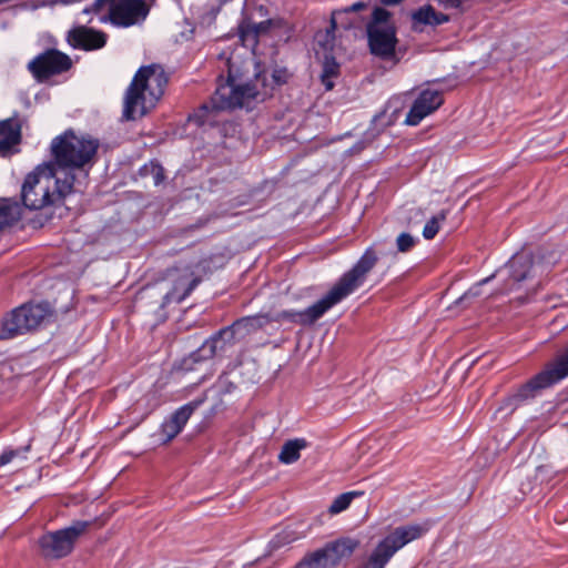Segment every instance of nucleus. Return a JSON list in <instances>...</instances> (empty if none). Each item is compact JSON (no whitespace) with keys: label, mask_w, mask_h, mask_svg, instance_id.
Here are the masks:
<instances>
[{"label":"nucleus","mask_w":568,"mask_h":568,"mask_svg":"<svg viewBox=\"0 0 568 568\" xmlns=\"http://www.w3.org/2000/svg\"><path fill=\"white\" fill-rule=\"evenodd\" d=\"M20 449L6 448L0 454V467L10 464L16 457L20 455Z\"/></svg>","instance_id":"36"},{"label":"nucleus","mask_w":568,"mask_h":568,"mask_svg":"<svg viewBox=\"0 0 568 568\" xmlns=\"http://www.w3.org/2000/svg\"><path fill=\"white\" fill-rule=\"evenodd\" d=\"M108 41V34L85 26L72 28L67 33V42L78 50L94 51L102 49Z\"/></svg>","instance_id":"18"},{"label":"nucleus","mask_w":568,"mask_h":568,"mask_svg":"<svg viewBox=\"0 0 568 568\" xmlns=\"http://www.w3.org/2000/svg\"><path fill=\"white\" fill-rule=\"evenodd\" d=\"M403 0H382V2L386 6H394V4H397L399 2H402Z\"/></svg>","instance_id":"40"},{"label":"nucleus","mask_w":568,"mask_h":568,"mask_svg":"<svg viewBox=\"0 0 568 568\" xmlns=\"http://www.w3.org/2000/svg\"><path fill=\"white\" fill-rule=\"evenodd\" d=\"M90 521L74 520L68 527L55 531H48L38 539L41 557L48 560H57L69 556L77 540L87 531Z\"/></svg>","instance_id":"10"},{"label":"nucleus","mask_w":568,"mask_h":568,"mask_svg":"<svg viewBox=\"0 0 568 568\" xmlns=\"http://www.w3.org/2000/svg\"><path fill=\"white\" fill-rule=\"evenodd\" d=\"M367 7H368L367 2H365V1H357V2H355L353 4H351V6H347V7L334 10L332 12V16H331L329 28L326 30V37L329 40L334 39V32H335V30L337 28V19L341 16L348 14V13H352V12H357V11L366 9Z\"/></svg>","instance_id":"25"},{"label":"nucleus","mask_w":568,"mask_h":568,"mask_svg":"<svg viewBox=\"0 0 568 568\" xmlns=\"http://www.w3.org/2000/svg\"><path fill=\"white\" fill-rule=\"evenodd\" d=\"M361 495H363L362 491H347L338 495L328 507V511L333 515L344 511L349 507L352 500Z\"/></svg>","instance_id":"27"},{"label":"nucleus","mask_w":568,"mask_h":568,"mask_svg":"<svg viewBox=\"0 0 568 568\" xmlns=\"http://www.w3.org/2000/svg\"><path fill=\"white\" fill-rule=\"evenodd\" d=\"M359 546L361 540L358 538L343 536L327 542L323 549L327 555L332 568H337L343 560L351 558Z\"/></svg>","instance_id":"19"},{"label":"nucleus","mask_w":568,"mask_h":568,"mask_svg":"<svg viewBox=\"0 0 568 568\" xmlns=\"http://www.w3.org/2000/svg\"><path fill=\"white\" fill-rule=\"evenodd\" d=\"M307 442L304 438H294L284 443L278 454V460L284 465H291L301 457V450L306 448Z\"/></svg>","instance_id":"22"},{"label":"nucleus","mask_w":568,"mask_h":568,"mask_svg":"<svg viewBox=\"0 0 568 568\" xmlns=\"http://www.w3.org/2000/svg\"><path fill=\"white\" fill-rule=\"evenodd\" d=\"M75 175L65 172L63 178L53 170V164L41 163L28 173L21 186V201L26 209L38 211L49 206H61L73 192Z\"/></svg>","instance_id":"2"},{"label":"nucleus","mask_w":568,"mask_h":568,"mask_svg":"<svg viewBox=\"0 0 568 568\" xmlns=\"http://www.w3.org/2000/svg\"><path fill=\"white\" fill-rule=\"evenodd\" d=\"M378 262V254L373 245L368 246L351 270L345 272L334 286L327 292L331 298L338 304L361 287L367 274Z\"/></svg>","instance_id":"11"},{"label":"nucleus","mask_w":568,"mask_h":568,"mask_svg":"<svg viewBox=\"0 0 568 568\" xmlns=\"http://www.w3.org/2000/svg\"><path fill=\"white\" fill-rule=\"evenodd\" d=\"M71 67V58L57 49L45 50L28 64L29 71L38 81H45L53 75L67 72Z\"/></svg>","instance_id":"14"},{"label":"nucleus","mask_w":568,"mask_h":568,"mask_svg":"<svg viewBox=\"0 0 568 568\" xmlns=\"http://www.w3.org/2000/svg\"><path fill=\"white\" fill-rule=\"evenodd\" d=\"M335 302L326 293L322 298L302 311L284 310L271 315L272 322H290L302 326H311L318 321L327 311L335 306Z\"/></svg>","instance_id":"16"},{"label":"nucleus","mask_w":568,"mask_h":568,"mask_svg":"<svg viewBox=\"0 0 568 568\" xmlns=\"http://www.w3.org/2000/svg\"><path fill=\"white\" fill-rule=\"evenodd\" d=\"M111 2L112 0H94L91 6L85 7L82 10V14H97L100 18L101 16H103L102 11L104 9H106L108 12H110Z\"/></svg>","instance_id":"33"},{"label":"nucleus","mask_w":568,"mask_h":568,"mask_svg":"<svg viewBox=\"0 0 568 568\" xmlns=\"http://www.w3.org/2000/svg\"><path fill=\"white\" fill-rule=\"evenodd\" d=\"M295 568H332L324 549H317L305 556Z\"/></svg>","instance_id":"26"},{"label":"nucleus","mask_w":568,"mask_h":568,"mask_svg":"<svg viewBox=\"0 0 568 568\" xmlns=\"http://www.w3.org/2000/svg\"><path fill=\"white\" fill-rule=\"evenodd\" d=\"M140 172H141V175H144V176L152 175L154 185H160L165 179L164 169L156 161H151L149 164L143 165L141 168Z\"/></svg>","instance_id":"29"},{"label":"nucleus","mask_w":568,"mask_h":568,"mask_svg":"<svg viewBox=\"0 0 568 568\" xmlns=\"http://www.w3.org/2000/svg\"><path fill=\"white\" fill-rule=\"evenodd\" d=\"M352 27V22H348L346 26H344L345 29H348Z\"/></svg>","instance_id":"41"},{"label":"nucleus","mask_w":568,"mask_h":568,"mask_svg":"<svg viewBox=\"0 0 568 568\" xmlns=\"http://www.w3.org/2000/svg\"><path fill=\"white\" fill-rule=\"evenodd\" d=\"M444 102L443 94L438 90L425 89L417 95L408 111L405 124L418 125L424 118L436 111Z\"/></svg>","instance_id":"17"},{"label":"nucleus","mask_w":568,"mask_h":568,"mask_svg":"<svg viewBox=\"0 0 568 568\" xmlns=\"http://www.w3.org/2000/svg\"><path fill=\"white\" fill-rule=\"evenodd\" d=\"M568 376V346L542 371L532 376L516 390L501 400L499 410L514 413L517 408L536 398L541 390L547 389Z\"/></svg>","instance_id":"6"},{"label":"nucleus","mask_w":568,"mask_h":568,"mask_svg":"<svg viewBox=\"0 0 568 568\" xmlns=\"http://www.w3.org/2000/svg\"><path fill=\"white\" fill-rule=\"evenodd\" d=\"M149 14L144 0H112L110 12L99 18L101 23L110 22L114 27L129 28Z\"/></svg>","instance_id":"13"},{"label":"nucleus","mask_w":568,"mask_h":568,"mask_svg":"<svg viewBox=\"0 0 568 568\" xmlns=\"http://www.w3.org/2000/svg\"><path fill=\"white\" fill-rule=\"evenodd\" d=\"M434 12H435V9L432 6H424L413 12L412 19L416 23L424 24V26H432V19L434 18Z\"/></svg>","instance_id":"30"},{"label":"nucleus","mask_w":568,"mask_h":568,"mask_svg":"<svg viewBox=\"0 0 568 568\" xmlns=\"http://www.w3.org/2000/svg\"><path fill=\"white\" fill-rule=\"evenodd\" d=\"M339 75V63L334 57H325L323 62V70L321 73V81L326 91L334 88V79Z\"/></svg>","instance_id":"24"},{"label":"nucleus","mask_w":568,"mask_h":568,"mask_svg":"<svg viewBox=\"0 0 568 568\" xmlns=\"http://www.w3.org/2000/svg\"><path fill=\"white\" fill-rule=\"evenodd\" d=\"M99 140L87 134L77 135L72 129L65 130L55 136L50 145L52 160L45 162L53 164V170L59 173L82 169L91 163L98 152Z\"/></svg>","instance_id":"5"},{"label":"nucleus","mask_w":568,"mask_h":568,"mask_svg":"<svg viewBox=\"0 0 568 568\" xmlns=\"http://www.w3.org/2000/svg\"><path fill=\"white\" fill-rule=\"evenodd\" d=\"M433 526V521L427 519L420 524H408L396 527L390 534L385 536L373 549L387 564L393 556L407 544L422 538Z\"/></svg>","instance_id":"12"},{"label":"nucleus","mask_w":568,"mask_h":568,"mask_svg":"<svg viewBox=\"0 0 568 568\" xmlns=\"http://www.w3.org/2000/svg\"><path fill=\"white\" fill-rule=\"evenodd\" d=\"M21 142V124L19 119L9 118L0 121V155L7 154Z\"/></svg>","instance_id":"20"},{"label":"nucleus","mask_w":568,"mask_h":568,"mask_svg":"<svg viewBox=\"0 0 568 568\" xmlns=\"http://www.w3.org/2000/svg\"><path fill=\"white\" fill-rule=\"evenodd\" d=\"M387 562L373 550L363 568H385Z\"/></svg>","instance_id":"37"},{"label":"nucleus","mask_w":568,"mask_h":568,"mask_svg":"<svg viewBox=\"0 0 568 568\" xmlns=\"http://www.w3.org/2000/svg\"><path fill=\"white\" fill-rule=\"evenodd\" d=\"M168 276L172 278V287L163 296L162 305H170L172 303L180 304L201 283V277L196 276L190 266L183 268L172 267L168 270Z\"/></svg>","instance_id":"15"},{"label":"nucleus","mask_w":568,"mask_h":568,"mask_svg":"<svg viewBox=\"0 0 568 568\" xmlns=\"http://www.w3.org/2000/svg\"><path fill=\"white\" fill-rule=\"evenodd\" d=\"M270 21H263L252 27L247 26L246 29H241V36L245 39L250 33H252L253 38H256L260 33L266 32L268 30Z\"/></svg>","instance_id":"35"},{"label":"nucleus","mask_w":568,"mask_h":568,"mask_svg":"<svg viewBox=\"0 0 568 568\" xmlns=\"http://www.w3.org/2000/svg\"><path fill=\"white\" fill-rule=\"evenodd\" d=\"M366 37L369 51L382 60H392L398 42L397 30L392 13L382 7H375L366 23Z\"/></svg>","instance_id":"8"},{"label":"nucleus","mask_w":568,"mask_h":568,"mask_svg":"<svg viewBox=\"0 0 568 568\" xmlns=\"http://www.w3.org/2000/svg\"><path fill=\"white\" fill-rule=\"evenodd\" d=\"M445 219H446L445 211H442L437 215L432 216L426 222V224L424 226V230H423L424 239L433 240L437 235V233H438V231L440 229V223L444 222Z\"/></svg>","instance_id":"28"},{"label":"nucleus","mask_w":568,"mask_h":568,"mask_svg":"<svg viewBox=\"0 0 568 568\" xmlns=\"http://www.w3.org/2000/svg\"><path fill=\"white\" fill-rule=\"evenodd\" d=\"M20 219V206L11 199H0V232Z\"/></svg>","instance_id":"23"},{"label":"nucleus","mask_w":568,"mask_h":568,"mask_svg":"<svg viewBox=\"0 0 568 568\" xmlns=\"http://www.w3.org/2000/svg\"><path fill=\"white\" fill-rule=\"evenodd\" d=\"M449 21V17L445 13L435 10L434 18L432 19V27H437Z\"/></svg>","instance_id":"39"},{"label":"nucleus","mask_w":568,"mask_h":568,"mask_svg":"<svg viewBox=\"0 0 568 568\" xmlns=\"http://www.w3.org/2000/svg\"><path fill=\"white\" fill-rule=\"evenodd\" d=\"M53 314L48 302L26 303L11 311L2 320L0 338H11L39 327Z\"/></svg>","instance_id":"9"},{"label":"nucleus","mask_w":568,"mask_h":568,"mask_svg":"<svg viewBox=\"0 0 568 568\" xmlns=\"http://www.w3.org/2000/svg\"><path fill=\"white\" fill-rule=\"evenodd\" d=\"M213 387L217 388L220 395H227L235 390L236 385L229 379L227 373L224 372L219 376Z\"/></svg>","instance_id":"32"},{"label":"nucleus","mask_w":568,"mask_h":568,"mask_svg":"<svg viewBox=\"0 0 568 568\" xmlns=\"http://www.w3.org/2000/svg\"><path fill=\"white\" fill-rule=\"evenodd\" d=\"M166 84L168 77L161 67H141L125 90L122 118L135 121L144 116L164 94Z\"/></svg>","instance_id":"3"},{"label":"nucleus","mask_w":568,"mask_h":568,"mask_svg":"<svg viewBox=\"0 0 568 568\" xmlns=\"http://www.w3.org/2000/svg\"><path fill=\"white\" fill-rule=\"evenodd\" d=\"M207 399L206 393L179 407L168 419L183 430L192 414Z\"/></svg>","instance_id":"21"},{"label":"nucleus","mask_w":568,"mask_h":568,"mask_svg":"<svg viewBox=\"0 0 568 568\" xmlns=\"http://www.w3.org/2000/svg\"><path fill=\"white\" fill-rule=\"evenodd\" d=\"M417 239L412 234L403 232L396 239V247L400 253L409 252L416 245Z\"/></svg>","instance_id":"31"},{"label":"nucleus","mask_w":568,"mask_h":568,"mask_svg":"<svg viewBox=\"0 0 568 568\" xmlns=\"http://www.w3.org/2000/svg\"><path fill=\"white\" fill-rule=\"evenodd\" d=\"M255 85L251 83L235 84L229 77L217 84L209 103H203L190 116L189 120L197 126H214L217 123V113L225 110L248 106L257 97Z\"/></svg>","instance_id":"4"},{"label":"nucleus","mask_w":568,"mask_h":568,"mask_svg":"<svg viewBox=\"0 0 568 568\" xmlns=\"http://www.w3.org/2000/svg\"><path fill=\"white\" fill-rule=\"evenodd\" d=\"M541 268L542 265L535 262L531 253H516L494 274L473 285L456 301V303L464 304L465 302L479 296L480 286L490 282L493 277H498L500 281V285L496 290L495 295H508L510 293L518 292L519 294L515 300L519 303H525L529 292L540 284L539 274L541 273Z\"/></svg>","instance_id":"1"},{"label":"nucleus","mask_w":568,"mask_h":568,"mask_svg":"<svg viewBox=\"0 0 568 568\" xmlns=\"http://www.w3.org/2000/svg\"><path fill=\"white\" fill-rule=\"evenodd\" d=\"M182 430L180 427L175 426L171 420L165 419L160 426V433L163 436L164 443L172 440L176 437Z\"/></svg>","instance_id":"34"},{"label":"nucleus","mask_w":568,"mask_h":568,"mask_svg":"<svg viewBox=\"0 0 568 568\" xmlns=\"http://www.w3.org/2000/svg\"><path fill=\"white\" fill-rule=\"evenodd\" d=\"M270 323L271 314L268 313H258L239 318L232 325L221 328L205 339L197 349L191 353L190 358L194 363L210 359L215 356L217 352H223L226 346L234 344L236 332L248 334L263 328Z\"/></svg>","instance_id":"7"},{"label":"nucleus","mask_w":568,"mask_h":568,"mask_svg":"<svg viewBox=\"0 0 568 568\" xmlns=\"http://www.w3.org/2000/svg\"><path fill=\"white\" fill-rule=\"evenodd\" d=\"M293 540H295L294 537H291L290 534L285 530H283L282 532L277 534L272 540H271V546L272 547H280L282 545H285V544H290L292 542Z\"/></svg>","instance_id":"38"}]
</instances>
